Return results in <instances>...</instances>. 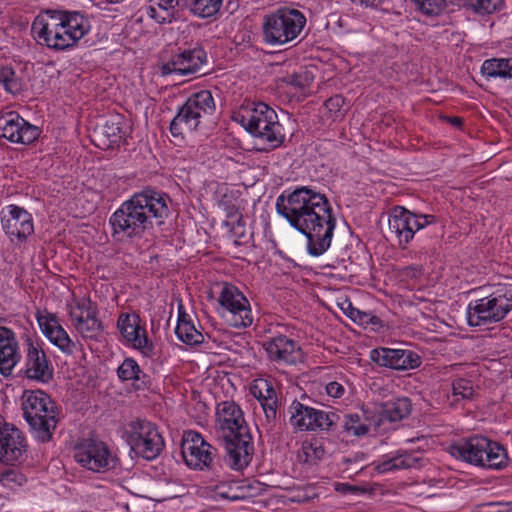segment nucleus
Instances as JSON below:
<instances>
[{"instance_id": "obj_57", "label": "nucleus", "mask_w": 512, "mask_h": 512, "mask_svg": "<svg viewBox=\"0 0 512 512\" xmlns=\"http://www.w3.org/2000/svg\"><path fill=\"white\" fill-rule=\"evenodd\" d=\"M371 312L359 311L357 312L356 318L353 322L363 326L364 328H368V320Z\"/></svg>"}, {"instance_id": "obj_32", "label": "nucleus", "mask_w": 512, "mask_h": 512, "mask_svg": "<svg viewBox=\"0 0 512 512\" xmlns=\"http://www.w3.org/2000/svg\"><path fill=\"white\" fill-rule=\"evenodd\" d=\"M75 329L85 339L98 340L103 332V325L97 318L96 308L88 311L82 323L76 324Z\"/></svg>"}, {"instance_id": "obj_26", "label": "nucleus", "mask_w": 512, "mask_h": 512, "mask_svg": "<svg viewBox=\"0 0 512 512\" xmlns=\"http://www.w3.org/2000/svg\"><path fill=\"white\" fill-rule=\"evenodd\" d=\"M251 394L260 402L263 409L267 431H272L277 418V395L276 391L266 380L256 381L250 388Z\"/></svg>"}, {"instance_id": "obj_14", "label": "nucleus", "mask_w": 512, "mask_h": 512, "mask_svg": "<svg viewBox=\"0 0 512 512\" xmlns=\"http://www.w3.org/2000/svg\"><path fill=\"white\" fill-rule=\"evenodd\" d=\"M43 344L38 337L25 334L24 364L20 374L30 381L47 384L53 379L54 368L43 349Z\"/></svg>"}, {"instance_id": "obj_22", "label": "nucleus", "mask_w": 512, "mask_h": 512, "mask_svg": "<svg viewBox=\"0 0 512 512\" xmlns=\"http://www.w3.org/2000/svg\"><path fill=\"white\" fill-rule=\"evenodd\" d=\"M263 348L269 360L278 365H295L302 356L298 342L282 334L264 341Z\"/></svg>"}, {"instance_id": "obj_5", "label": "nucleus", "mask_w": 512, "mask_h": 512, "mask_svg": "<svg viewBox=\"0 0 512 512\" xmlns=\"http://www.w3.org/2000/svg\"><path fill=\"white\" fill-rule=\"evenodd\" d=\"M22 410L32 436L41 443L49 442L59 421L51 397L42 390H26L22 396Z\"/></svg>"}, {"instance_id": "obj_58", "label": "nucleus", "mask_w": 512, "mask_h": 512, "mask_svg": "<svg viewBox=\"0 0 512 512\" xmlns=\"http://www.w3.org/2000/svg\"><path fill=\"white\" fill-rule=\"evenodd\" d=\"M449 6H458L466 8V0H444V8Z\"/></svg>"}, {"instance_id": "obj_40", "label": "nucleus", "mask_w": 512, "mask_h": 512, "mask_svg": "<svg viewBox=\"0 0 512 512\" xmlns=\"http://www.w3.org/2000/svg\"><path fill=\"white\" fill-rule=\"evenodd\" d=\"M26 481V476L18 469L5 468L0 470V484L10 490L23 486Z\"/></svg>"}, {"instance_id": "obj_38", "label": "nucleus", "mask_w": 512, "mask_h": 512, "mask_svg": "<svg viewBox=\"0 0 512 512\" xmlns=\"http://www.w3.org/2000/svg\"><path fill=\"white\" fill-rule=\"evenodd\" d=\"M123 119L120 116L113 117L105 122L102 133L111 145H119L125 136L123 131Z\"/></svg>"}, {"instance_id": "obj_11", "label": "nucleus", "mask_w": 512, "mask_h": 512, "mask_svg": "<svg viewBox=\"0 0 512 512\" xmlns=\"http://www.w3.org/2000/svg\"><path fill=\"white\" fill-rule=\"evenodd\" d=\"M218 313L234 328H247L253 323L249 300L233 284L223 283L218 296Z\"/></svg>"}, {"instance_id": "obj_27", "label": "nucleus", "mask_w": 512, "mask_h": 512, "mask_svg": "<svg viewBox=\"0 0 512 512\" xmlns=\"http://www.w3.org/2000/svg\"><path fill=\"white\" fill-rule=\"evenodd\" d=\"M412 403L408 397H396L380 403L373 410L379 427L385 422H396L408 417L411 413Z\"/></svg>"}, {"instance_id": "obj_50", "label": "nucleus", "mask_w": 512, "mask_h": 512, "mask_svg": "<svg viewBox=\"0 0 512 512\" xmlns=\"http://www.w3.org/2000/svg\"><path fill=\"white\" fill-rule=\"evenodd\" d=\"M230 233L236 239L237 244H239L238 240H241L246 236L245 222L241 215L231 223Z\"/></svg>"}, {"instance_id": "obj_36", "label": "nucleus", "mask_w": 512, "mask_h": 512, "mask_svg": "<svg viewBox=\"0 0 512 512\" xmlns=\"http://www.w3.org/2000/svg\"><path fill=\"white\" fill-rule=\"evenodd\" d=\"M20 360L21 353L18 344L0 350V374L4 377L11 376L14 367Z\"/></svg>"}, {"instance_id": "obj_25", "label": "nucleus", "mask_w": 512, "mask_h": 512, "mask_svg": "<svg viewBox=\"0 0 512 512\" xmlns=\"http://www.w3.org/2000/svg\"><path fill=\"white\" fill-rule=\"evenodd\" d=\"M338 426L348 435L362 437L368 434L372 426L379 427V420L373 410L363 408L360 413L339 414Z\"/></svg>"}, {"instance_id": "obj_3", "label": "nucleus", "mask_w": 512, "mask_h": 512, "mask_svg": "<svg viewBox=\"0 0 512 512\" xmlns=\"http://www.w3.org/2000/svg\"><path fill=\"white\" fill-rule=\"evenodd\" d=\"M89 31L88 19L78 11L46 9L31 24L35 41L54 51L75 47Z\"/></svg>"}, {"instance_id": "obj_18", "label": "nucleus", "mask_w": 512, "mask_h": 512, "mask_svg": "<svg viewBox=\"0 0 512 512\" xmlns=\"http://www.w3.org/2000/svg\"><path fill=\"white\" fill-rule=\"evenodd\" d=\"M208 58L204 48L196 44L192 48L178 49L167 62L162 63L160 72L162 76L177 74L180 76L205 75L203 67L207 66Z\"/></svg>"}, {"instance_id": "obj_54", "label": "nucleus", "mask_w": 512, "mask_h": 512, "mask_svg": "<svg viewBox=\"0 0 512 512\" xmlns=\"http://www.w3.org/2000/svg\"><path fill=\"white\" fill-rule=\"evenodd\" d=\"M340 308L343 313L352 321L355 320L357 312L360 311L358 308L354 307L352 302L349 300H345L343 303H341Z\"/></svg>"}, {"instance_id": "obj_41", "label": "nucleus", "mask_w": 512, "mask_h": 512, "mask_svg": "<svg viewBox=\"0 0 512 512\" xmlns=\"http://www.w3.org/2000/svg\"><path fill=\"white\" fill-rule=\"evenodd\" d=\"M37 322L42 333L49 339V341H53V338H57L58 329L61 326L57 320V317L53 314L48 313L47 315H41L37 313L36 315Z\"/></svg>"}, {"instance_id": "obj_30", "label": "nucleus", "mask_w": 512, "mask_h": 512, "mask_svg": "<svg viewBox=\"0 0 512 512\" xmlns=\"http://www.w3.org/2000/svg\"><path fill=\"white\" fill-rule=\"evenodd\" d=\"M175 334L181 342L187 345H199L204 342V335L197 330L181 303L178 305V321Z\"/></svg>"}, {"instance_id": "obj_53", "label": "nucleus", "mask_w": 512, "mask_h": 512, "mask_svg": "<svg viewBox=\"0 0 512 512\" xmlns=\"http://www.w3.org/2000/svg\"><path fill=\"white\" fill-rule=\"evenodd\" d=\"M326 392L330 397L340 398L345 392V388L342 384L332 381L326 385Z\"/></svg>"}, {"instance_id": "obj_19", "label": "nucleus", "mask_w": 512, "mask_h": 512, "mask_svg": "<svg viewBox=\"0 0 512 512\" xmlns=\"http://www.w3.org/2000/svg\"><path fill=\"white\" fill-rule=\"evenodd\" d=\"M28 444L24 433L6 422L0 414V462L6 465L21 463L27 457Z\"/></svg>"}, {"instance_id": "obj_55", "label": "nucleus", "mask_w": 512, "mask_h": 512, "mask_svg": "<svg viewBox=\"0 0 512 512\" xmlns=\"http://www.w3.org/2000/svg\"><path fill=\"white\" fill-rule=\"evenodd\" d=\"M368 327H370L371 330H373V331H380L381 329H383L385 327V324L380 317L374 315L371 312L369 320H368Z\"/></svg>"}, {"instance_id": "obj_34", "label": "nucleus", "mask_w": 512, "mask_h": 512, "mask_svg": "<svg viewBox=\"0 0 512 512\" xmlns=\"http://www.w3.org/2000/svg\"><path fill=\"white\" fill-rule=\"evenodd\" d=\"M301 449L304 462L309 464H316L326 454V447L322 438L313 437L310 440L303 441Z\"/></svg>"}, {"instance_id": "obj_21", "label": "nucleus", "mask_w": 512, "mask_h": 512, "mask_svg": "<svg viewBox=\"0 0 512 512\" xmlns=\"http://www.w3.org/2000/svg\"><path fill=\"white\" fill-rule=\"evenodd\" d=\"M371 360L378 366L405 371L418 368L421 357L412 350L379 347L370 352Z\"/></svg>"}, {"instance_id": "obj_23", "label": "nucleus", "mask_w": 512, "mask_h": 512, "mask_svg": "<svg viewBox=\"0 0 512 512\" xmlns=\"http://www.w3.org/2000/svg\"><path fill=\"white\" fill-rule=\"evenodd\" d=\"M140 322V316L136 313H121L117 320V327L127 342L148 355L152 352L153 345L147 337L145 327L141 326Z\"/></svg>"}, {"instance_id": "obj_56", "label": "nucleus", "mask_w": 512, "mask_h": 512, "mask_svg": "<svg viewBox=\"0 0 512 512\" xmlns=\"http://www.w3.org/2000/svg\"><path fill=\"white\" fill-rule=\"evenodd\" d=\"M335 490L342 494H356L357 488L354 485L348 483H335Z\"/></svg>"}, {"instance_id": "obj_33", "label": "nucleus", "mask_w": 512, "mask_h": 512, "mask_svg": "<svg viewBox=\"0 0 512 512\" xmlns=\"http://www.w3.org/2000/svg\"><path fill=\"white\" fill-rule=\"evenodd\" d=\"M0 86L10 94L16 95L23 90V80L10 65H0Z\"/></svg>"}, {"instance_id": "obj_15", "label": "nucleus", "mask_w": 512, "mask_h": 512, "mask_svg": "<svg viewBox=\"0 0 512 512\" xmlns=\"http://www.w3.org/2000/svg\"><path fill=\"white\" fill-rule=\"evenodd\" d=\"M290 424L299 431L333 432L338 428L339 414L323 411L294 400L289 407Z\"/></svg>"}, {"instance_id": "obj_17", "label": "nucleus", "mask_w": 512, "mask_h": 512, "mask_svg": "<svg viewBox=\"0 0 512 512\" xmlns=\"http://www.w3.org/2000/svg\"><path fill=\"white\" fill-rule=\"evenodd\" d=\"M181 454L185 464L191 469L216 471L215 458L217 456V449L196 431L184 432Z\"/></svg>"}, {"instance_id": "obj_46", "label": "nucleus", "mask_w": 512, "mask_h": 512, "mask_svg": "<svg viewBox=\"0 0 512 512\" xmlns=\"http://www.w3.org/2000/svg\"><path fill=\"white\" fill-rule=\"evenodd\" d=\"M215 493L222 499L237 500L243 498V496L240 494L239 487L226 485L223 482L215 486Z\"/></svg>"}, {"instance_id": "obj_49", "label": "nucleus", "mask_w": 512, "mask_h": 512, "mask_svg": "<svg viewBox=\"0 0 512 512\" xmlns=\"http://www.w3.org/2000/svg\"><path fill=\"white\" fill-rule=\"evenodd\" d=\"M345 103V99L341 95H334L327 99L324 106L331 115H337Z\"/></svg>"}, {"instance_id": "obj_6", "label": "nucleus", "mask_w": 512, "mask_h": 512, "mask_svg": "<svg viewBox=\"0 0 512 512\" xmlns=\"http://www.w3.org/2000/svg\"><path fill=\"white\" fill-rule=\"evenodd\" d=\"M237 117L245 130L263 144L260 150L276 149L284 143L283 127L276 112L267 104L259 102L252 108H245Z\"/></svg>"}, {"instance_id": "obj_31", "label": "nucleus", "mask_w": 512, "mask_h": 512, "mask_svg": "<svg viewBox=\"0 0 512 512\" xmlns=\"http://www.w3.org/2000/svg\"><path fill=\"white\" fill-rule=\"evenodd\" d=\"M481 74L487 79L512 80V58H490L483 61Z\"/></svg>"}, {"instance_id": "obj_52", "label": "nucleus", "mask_w": 512, "mask_h": 512, "mask_svg": "<svg viewBox=\"0 0 512 512\" xmlns=\"http://www.w3.org/2000/svg\"><path fill=\"white\" fill-rule=\"evenodd\" d=\"M358 2L361 6L376 8L381 10H389L391 6L390 0H352Z\"/></svg>"}, {"instance_id": "obj_59", "label": "nucleus", "mask_w": 512, "mask_h": 512, "mask_svg": "<svg viewBox=\"0 0 512 512\" xmlns=\"http://www.w3.org/2000/svg\"><path fill=\"white\" fill-rule=\"evenodd\" d=\"M447 120L449 123L456 127H460L463 123L462 119L459 117H448Z\"/></svg>"}, {"instance_id": "obj_8", "label": "nucleus", "mask_w": 512, "mask_h": 512, "mask_svg": "<svg viewBox=\"0 0 512 512\" xmlns=\"http://www.w3.org/2000/svg\"><path fill=\"white\" fill-rule=\"evenodd\" d=\"M216 110V104L209 90H201L191 94L177 110L170 122L169 130L173 137L181 139L186 133H192L199 129L202 120L212 116Z\"/></svg>"}, {"instance_id": "obj_61", "label": "nucleus", "mask_w": 512, "mask_h": 512, "mask_svg": "<svg viewBox=\"0 0 512 512\" xmlns=\"http://www.w3.org/2000/svg\"><path fill=\"white\" fill-rule=\"evenodd\" d=\"M495 512H501V511H495Z\"/></svg>"}, {"instance_id": "obj_29", "label": "nucleus", "mask_w": 512, "mask_h": 512, "mask_svg": "<svg viewBox=\"0 0 512 512\" xmlns=\"http://www.w3.org/2000/svg\"><path fill=\"white\" fill-rule=\"evenodd\" d=\"M117 376L122 382L132 381L136 390H145L151 385L150 376L143 372L137 361L131 357L125 358L119 365Z\"/></svg>"}, {"instance_id": "obj_9", "label": "nucleus", "mask_w": 512, "mask_h": 512, "mask_svg": "<svg viewBox=\"0 0 512 512\" xmlns=\"http://www.w3.org/2000/svg\"><path fill=\"white\" fill-rule=\"evenodd\" d=\"M305 24L306 17L301 11L287 7L279 8L264 18V42L272 46L291 43L300 35Z\"/></svg>"}, {"instance_id": "obj_1", "label": "nucleus", "mask_w": 512, "mask_h": 512, "mask_svg": "<svg viewBox=\"0 0 512 512\" xmlns=\"http://www.w3.org/2000/svg\"><path fill=\"white\" fill-rule=\"evenodd\" d=\"M276 211L307 238V252L318 257L331 246L336 216L327 196L309 186L283 192L276 200Z\"/></svg>"}, {"instance_id": "obj_24", "label": "nucleus", "mask_w": 512, "mask_h": 512, "mask_svg": "<svg viewBox=\"0 0 512 512\" xmlns=\"http://www.w3.org/2000/svg\"><path fill=\"white\" fill-rule=\"evenodd\" d=\"M8 213L2 217V227L9 237L25 241L34 232L32 215L24 208L9 205Z\"/></svg>"}, {"instance_id": "obj_10", "label": "nucleus", "mask_w": 512, "mask_h": 512, "mask_svg": "<svg viewBox=\"0 0 512 512\" xmlns=\"http://www.w3.org/2000/svg\"><path fill=\"white\" fill-rule=\"evenodd\" d=\"M511 310L512 294L497 290L468 304L467 321L471 327H488L501 322Z\"/></svg>"}, {"instance_id": "obj_7", "label": "nucleus", "mask_w": 512, "mask_h": 512, "mask_svg": "<svg viewBox=\"0 0 512 512\" xmlns=\"http://www.w3.org/2000/svg\"><path fill=\"white\" fill-rule=\"evenodd\" d=\"M449 453L456 459L486 469L501 470L508 464L506 449L484 436L461 439L449 446Z\"/></svg>"}, {"instance_id": "obj_13", "label": "nucleus", "mask_w": 512, "mask_h": 512, "mask_svg": "<svg viewBox=\"0 0 512 512\" xmlns=\"http://www.w3.org/2000/svg\"><path fill=\"white\" fill-rule=\"evenodd\" d=\"M127 441L137 456L148 461L156 459L165 447L158 427L144 419H137L129 424Z\"/></svg>"}, {"instance_id": "obj_20", "label": "nucleus", "mask_w": 512, "mask_h": 512, "mask_svg": "<svg viewBox=\"0 0 512 512\" xmlns=\"http://www.w3.org/2000/svg\"><path fill=\"white\" fill-rule=\"evenodd\" d=\"M40 133L39 127L30 124L15 111L0 116V138L28 145L36 141Z\"/></svg>"}, {"instance_id": "obj_51", "label": "nucleus", "mask_w": 512, "mask_h": 512, "mask_svg": "<svg viewBox=\"0 0 512 512\" xmlns=\"http://www.w3.org/2000/svg\"><path fill=\"white\" fill-rule=\"evenodd\" d=\"M375 470L379 474H383V473H387V472H390V471L399 470L394 455H392L387 460H384L382 462L376 463L375 464Z\"/></svg>"}, {"instance_id": "obj_48", "label": "nucleus", "mask_w": 512, "mask_h": 512, "mask_svg": "<svg viewBox=\"0 0 512 512\" xmlns=\"http://www.w3.org/2000/svg\"><path fill=\"white\" fill-rule=\"evenodd\" d=\"M283 82H285L288 85H291L295 88L303 89L308 85V79L306 73H294L291 75H287L283 77Z\"/></svg>"}, {"instance_id": "obj_4", "label": "nucleus", "mask_w": 512, "mask_h": 512, "mask_svg": "<svg viewBox=\"0 0 512 512\" xmlns=\"http://www.w3.org/2000/svg\"><path fill=\"white\" fill-rule=\"evenodd\" d=\"M216 429L224 441L227 465L235 471L247 468L253 459L255 447L250 428L238 404L223 401L217 405Z\"/></svg>"}, {"instance_id": "obj_12", "label": "nucleus", "mask_w": 512, "mask_h": 512, "mask_svg": "<svg viewBox=\"0 0 512 512\" xmlns=\"http://www.w3.org/2000/svg\"><path fill=\"white\" fill-rule=\"evenodd\" d=\"M436 222L437 218L434 215L416 213L403 206H395L388 219L389 233L395 238L398 246L405 249L416 232Z\"/></svg>"}, {"instance_id": "obj_44", "label": "nucleus", "mask_w": 512, "mask_h": 512, "mask_svg": "<svg viewBox=\"0 0 512 512\" xmlns=\"http://www.w3.org/2000/svg\"><path fill=\"white\" fill-rule=\"evenodd\" d=\"M453 395L462 399H471L474 395V388L470 380L459 378L453 382Z\"/></svg>"}, {"instance_id": "obj_60", "label": "nucleus", "mask_w": 512, "mask_h": 512, "mask_svg": "<svg viewBox=\"0 0 512 512\" xmlns=\"http://www.w3.org/2000/svg\"><path fill=\"white\" fill-rule=\"evenodd\" d=\"M355 488H357L356 494H363L367 491L366 488H364V487L355 486Z\"/></svg>"}, {"instance_id": "obj_37", "label": "nucleus", "mask_w": 512, "mask_h": 512, "mask_svg": "<svg viewBox=\"0 0 512 512\" xmlns=\"http://www.w3.org/2000/svg\"><path fill=\"white\" fill-rule=\"evenodd\" d=\"M398 469H411L422 466L424 457L422 451L397 450L394 454Z\"/></svg>"}, {"instance_id": "obj_45", "label": "nucleus", "mask_w": 512, "mask_h": 512, "mask_svg": "<svg viewBox=\"0 0 512 512\" xmlns=\"http://www.w3.org/2000/svg\"><path fill=\"white\" fill-rule=\"evenodd\" d=\"M427 15H438L444 9V0H412Z\"/></svg>"}, {"instance_id": "obj_47", "label": "nucleus", "mask_w": 512, "mask_h": 512, "mask_svg": "<svg viewBox=\"0 0 512 512\" xmlns=\"http://www.w3.org/2000/svg\"><path fill=\"white\" fill-rule=\"evenodd\" d=\"M18 344L15 332L6 326H0V350Z\"/></svg>"}, {"instance_id": "obj_16", "label": "nucleus", "mask_w": 512, "mask_h": 512, "mask_svg": "<svg viewBox=\"0 0 512 512\" xmlns=\"http://www.w3.org/2000/svg\"><path fill=\"white\" fill-rule=\"evenodd\" d=\"M74 458L82 467L93 472L105 473L119 465V459L108 445L97 439H83L75 446Z\"/></svg>"}, {"instance_id": "obj_35", "label": "nucleus", "mask_w": 512, "mask_h": 512, "mask_svg": "<svg viewBox=\"0 0 512 512\" xmlns=\"http://www.w3.org/2000/svg\"><path fill=\"white\" fill-rule=\"evenodd\" d=\"M223 0H187L190 11L200 18L215 16L222 6Z\"/></svg>"}, {"instance_id": "obj_2", "label": "nucleus", "mask_w": 512, "mask_h": 512, "mask_svg": "<svg viewBox=\"0 0 512 512\" xmlns=\"http://www.w3.org/2000/svg\"><path fill=\"white\" fill-rule=\"evenodd\" d=\"M168 196L151 188L134 193L109 217L112 240L132 244L152 234L169 216Z\"/></svg>"}, {"instance_id": "obj_39", "label": "nucleus", "mask_w": 512, "mask_h": 512, "mask_svg": "<svg viewBox=\"0 0 512 512\" xmlns=\"http://www.w3.org/2000/svg\"><path fill=\"white\" fill-rule=\"evenodd\" d=\"M503 4V0H466V9L479 15H486L499 11Z\"/></svg>"}, {"instance_id": "obj_42", "label": "nucleus", "mask_w": 512, "mask_h": 512, "mask_svg": "<svg viewBox=\"0 0 512 512\" xmlns=\"http://www.w3.org/2000/svg\"><path fill=\"white\" fill-rule=\"evenodd\" d=\"M93 308L89 299L78 300L74 305H69V315L74 327L76 324L82 323L88 311H91Z\"/></svg>"}, {"instance_id": "obj_43", "label": "nucleus", "mask_w": 512, "mask_h": 512, "mask_svg": "<svg viewBox=\"0 0 512 512\" xmlns=\"http://www.w3.org/2000/svg\"><path fill=\"white\" fill-rule=\"evenodd\" d=\"M57 338H53L51 343L58 347L63 353L72 355L76 350V344L71 340L66 330L59 326Z\"/></svg>"}, {"instance_id": "obj_28", "label": "nucleus", "mask_w": 512, "mask_h": 512, "mask_svg": "<svg viewBox=\"0 0 512 512\" xmlns=\"http://www.w3.org/2000/svg\"><path fill=\"white\" fill-rule=\"evenodd\" d=\"M187 0H149L147 15L158 24H170L180 17Z\"/></svg>"}]
</instances>
